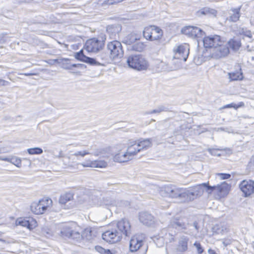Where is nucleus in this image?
Segmentation results:
<instances>
[{"instance_id": "nucleus-1", "label": "nucleus", "mask_w": 254, "mask_h": 254, "mask_svg": "<svg viewBox=\"0 0 254 254\" xmlns=\"http://www.w3.org/2000/svg\"><path fill=\"white\" fill-rule=\"evenodd\" d=\"M106 36L101 34L98 38H92L87 40L84 48L89 53H96L103 49L105 46Z\"/></svg>"}, {"instance_id": "nucleus-2", "label": "nucleus", "mask_w": 254, "mask_h": 254, "mask_svg": "<svg viewBox=\"0 0 254 254\" xmlns=\"http://www.w3.org/2000/svg\"><path fill=\"white\" fill-rule=\"evenodd\" d=\"M162 195L171 198H178L181 201H187L186 189L175 186H167L161 191Z\"/></svg>"}, {"instance_id": "nucleus-3", "label": "nucleus", "mask_w": 254, "mask_h": 254, "mask_svg": "<svg viewBox=\"0 0 254 254\" xmlns=\"http://www.w3.org/2000/svg\"><path fill=\"white\" fill-rule=\"evenodd\" d=\"M127 63L130 68L138 71L146 70L149 66L148 62L140 55L129 56Z\"/></svg>"}, {"instance_id": "nucleus-4", "label": "nucleus", "mask_w": 254, "mask_h": 254, "mask_svg": "<svg viewBox=\"0 0 254 254\" xmlns=\"http://www.w3.org/2000/svg\"><path fill=\"white\" fill-rule=\"evenodd\" d=\"M145 235L143 234L135 235L132 237L129 242V250L131 252H135L140 249H143L146 254L148 249V246L144 245V239Z\"/></svg>"}, {"instance_id": "nucleus-5", "label": "nucleus", "mask_w": 254, "mask_h": 254, "mask_svg": "<svg viewBox=\"0 0 254 254\" xmlns=\"http://www.w3.org/2000/svg\"><path fill=\"white\" fill-rule=\"evenodd\" d=\"M107 49L114 60L121 59L124 56V52L122 45L118 40H115L109 42Z\"/></svg>"}, {"instance_id": "nucleus-6", "label": "nucleus", "mask_w": 254, "mask_h": 254, "mask_svg": "<svg viewBox=\"0 0 254 254\" xmlns=\"http://www.w3.org/2000/svg\"><path fill=\"white\" fill-rule=\"evenodd\" d=\"M181 32L191 38H201L205 35V32L201 29L193 26H186L183 27Z\"/></svg>"}, {"instance_id": "nucleus-7", "label": "nucleus", "mask_w": 254, "mask_h": 254, "mask_svg": "<svg viewBox=\"0 0 254 254\" xmlns=\"http://www.w3.org/2000/svg\"><path fill=\"white\" fill-rule=\"evenodd\" d=\"M203 43L205 48H214L215 49L218 46L222 45L223 41L220 36L214 35L204 37Z\"/></svg>"}, {"instance_id": "nucleus-8", "label": "nucleus", "mask_w": 254, "mask_h": 254, "mask_svg": "<svg viewBox=\"0 0 254 254\" xmlns=\"http://www.w3.org/2000/svg\"><path fill=\"white\" fill-rule=\"evenodd\" d=\"M122 238L121 234L116 228L108 230L102 234V239L111 244L119 242Z\"/></svg>"}, {"instance_id": "nucleus-9", "label": "nucleus", "mask_w": 254, "mask_h": 254, "mask_svg": "<svg viewBox=\"0 0 254 254\" xmlns=\"http://www.w3.org/2000/svg\"><path fill=\"white\" fill-rule=\"evenodd\" d=\"M121 236L128 237L131 234V225L127 219H122L116 224V228Z\"/></svg>"}, {"instance_id": "nucleus-10", "label": "nucleus", "mask_w": 254, "mask_h": 254, "mask_svg": "<svg viewBox=\"0 0 254 254\" xmlns=\"http://www.w3.org/2000/svg\"><path fill=\"white\" fill-rule=\"evenodd\" d=\"M77 232V231H75L73 229V227L70 224H65L63 225L61 227L59 234L64 239H70L72 240L74 242H76V239L74 238V234Z\"/></svg>"}, {"instance_id": "nucleus-11", "label": "nucleus", "mask_w": 254, "mask_h": 254, "mask_svg": "<svg viewBox=\"0 0 254 254\" xmlns=\"http://www.w3.org/2000/svg\"><path fill=\"white\" fill-rule=\"evenodd\" d=\"M204 188L202 184L194 186L190 190L186 189L187 201L193 200L197 196L202 194Z\"/></svg>"}, {"instance_id": "nucleus-12", "label": "nucleus", "mask_w": 254, "mask_h": 254, "mask_svg": "<svg viewBox=\"0 0 254 254\" xmlns=\"http://www.w3.org/2000/svg\"><path fill=\"white\" fill-rule=\"evenodd\" d=\"M175 59L183 60L186 62L188 58L190 49L188 45H180L174 50Z\"/></svg>"}, {"instance_id": "nucleus-13", "label": "nucleus", "mask_w": 254, "mask_h": 254, "mask_svg": "<svg viewBox=\"0 0 254 254\" xmlns=\"http://www.w3.org/2000/svg\"><path fill=\"white\" fill-rule=\"evenodd\" d=\"M240 190L244 193V196L247 197L254 192V181L252 180H243L240 185Z\"/></svg>"}, {"instance_id": "nucleus-14", "label": "nucleus", "mask_w": 254, "mask_h": 254, "mask_svg": "<svg viewBox=\"0 0 254 254\" xmlns=\"http://www.w3.org/2000/svg\"><path fill=\"white\" fill-rule=\"evenodd\" d=\"M95 203L97 206L105 207L108 208L109 207L115 206L116 200L111 196L106 195L98 198Z\"/></svg>"}, {"instance_id": "nucleus-15", "label": "nucleus", "mask_w": 254, "mask_h": 254, "mask_svg": "<svg viewBox=\"0 0 254 254\" xmlns=\"http://www.w3.org/2000/svg\"><path fill=\"white\" fill-rule=\"evenodd\" d=\"M139 221L148 227L152 226L155 223L154 217L147 212H141L139 214Z\"/></svg>"}, {"instance_id": "nucleus-16", "label": "nucleus", "mask_w": 254, "mask_h": 254, "mask_svg": "<svg viewBox=\"0 0 254 254\" xmlns=\"http://www.w3.org/2000/svg\"><path fill=\"white\" fill-rule=\"evenodd\" d=\"M214 50V52L212 54V57L215 59H220L226 57L230 52L229 47L227 45H223V44L218 46Z\"/></svg>"}, {"instance_id": "nucleus-17", "label": "nucleus", "mask_w": 254, "mask_h": 254, "mask_svg": "<svg viewBox=\"0 0 254 254\" xmlns=\"http://www.w3.org/2000/svg\"><path fill=\"white\" fill-rule=\"evenodd\" d=\"M121 30L122 26L118 24L108 25L106 28V31L111 39H116L117 37H119Z\"/></svg>"}, {"instance_id": "nucleus-18", "label": "nucleus", "mask_w": 254, "mask_h": 254, "mask_svg": "<svg viewBox=\"0 0 254 254\" xmlns=\"http://www.w3.org/2000/svg\"><path fill=\"white\" fill-rule=\"evenodd\" d=\"M74 238L76 239V242H79L82 239H85L87 241H90L92 239V231L91 228H86L80 233L77 231L74 233Z\"/></svg>"}, {"instance_id": "nucleus-19", "label": "nucleus", "mask_w": 254, "mask_h": 254, "mask_svg": "<svg viewBox=\"0 0 254 254\" xmlns=\"http://www.w3.org/2000/svg\"><path fill=\"white\" fill-rule=\"evenodd\" d=\"M18 223L19 225L26 227L29 230L34 229L37 226L36 220L30 217L20 218L18 220Z\"/></svg>"}, {"instance_id": "nucleus-20", "label": "nucleus", "mask_w": 254, "mask_h": 254, "mask_svg": "<svg viewBox=\"0 0 254 254\" xmlns=\"http://www.w3.org/2000/svg\"><path fill=\"white\" fill-rule=\"evenodd\" d=\"M97 60L99 61V65L105 66L107 64L111 63L114 58L111 56L109 52H103L97 56Z\"/></svg>"}, {"instance_id": "nucleus-21", "label": "nucleus", "mask_w": 254, "mask_h": 254, "mask_svg": "<svg viewBox=\"0 0 254 254\" xmlns=\"http://www.w3.org/2000/svg\"><path fill=\"white\" fill-rule=\"evenodd\" d=\"M189 238L185 236L180 238L176 250L179 252H186L188 249Z\"/></svg>"}, {"instance_id": "nucleus-22", "label": "nucleus", "mask_w": 254, "mask_h": 254, "mask_svg": "<svg viewBox=\"0 0 254 254\" xmlns=\"http://www.w3.org/2000/svg\"><path fill=\"white\" fill-rule=\"evenodd\" d=\"M151 145V138L141 139L137 141V146H138L140 151L147 149L148 147H150Z\"/></svg>"}, {"instance_id": "nucleus-23", "label": "nucleus", "mask_w": 254, "mask_h": 254, "mask_svg": "<svg viewBox=\"0 0 254 254\" xmlns=\"http://www.w3.org/2000/svg\"><path fill=\"white\" fill-rule=\"evenodd\" d=\"M241 6L238 8H231L230 10V16L229 20L233 22H236L239 20Z\"/></svg>"}, {"instance_id": "nucleus-24", "label": "nucleus", "mask_w": 254, "mask_h": 254, "mask_svg": "<svg viewBox=\"0 0 254 254\" xmlns=\"http://www.w3.org/2000/svg\"><path fill=\"white\" fill-rule=\"evenodd\" d=\"M127 152L132 158V156L136 155L138 152H140V150L137 146V141L130 142L127 147Z\"/></svg>"}, {"instance_id": "nucleus-25", "label": "nucleus", "mask_w": 254, "mask_h": 254, "mask_svg": "<svg viewBox=\"0 0 254 254\" xmlns=\"http://www.w3.org/2000/svg\"><path fill=\"white\" fill-rule=\"evenodd\" d=\"M170 225L172 227L179 230L185 229L187 227V223L184 221L183 219H174L172 220L170 222Z\"/></svg>"}, {"instance_id": "nucleus-26", "label": "nucleus", "mask_w": 254, "mask_h": 254, "mask_svg": "<svg viewBox=\"0 0 254 254\" xmlns=\"http://www.w3.org/2000/svg\"><path fill=\"white\" fill-rule=\"evenodd\" d=\"M44 206H41V204L38 201L33 202L31 203L30 209L32 212L37 215L42 214L44 213L43 208Z\"/></svg>"}, {"instance_id": "nucleus-27", "label": "nucleus", "mask_w": 254, "mask_h": 254, "mask_svg": "<svg viewBox=\"0 0 254 254\" xmlns=\"http://www.w3.org/2000/svg\"><path fill=\"white\" fill-rule=\"evenodd\" d=\"M217 13V12L215 9L208 7H203L197 11L198 15L200 14L201 15L213 17H215Z\"/></svg>"}, {"instance_id": "nucleus-28", "label": "nucleus", "mask_w": 254, "mask_h": 254, "mask_svg": "<svg viewBox=\"0 0 254 254\" xmlns=\"http://www.w3.org/2000/svg\"><path fill=\"white\" fill-rule=\"evenodd\" d=\"M229 48H230L234 51H237L242 46V43L240 39L235 38L231 39L228 42Z\"/></svg>"}, {"instance_id": "nucleus-29", "label": "nucleus", "mask_w": 254, "mask_h": 254, "mask_svg": "<svg viewBox=\"0 0 254 254\" xmlns=\"http://www.w3.org/2000/svg\"><path fill=\"white\" fill-rule=\"evenodd\" d=\"M114 159V160L116 162L122 163L128 161V160L131 159V158L130 157L127 152H126L124 154L119 153L116 154Z\"/></svg>"}, {"instance_id": "nucleus-30", "label": "nucleus", "mask_w": 254, "mask_h": 254, "mask_svg": "<svg viewBox=\"0 0 254 254\" xmlns=\"http://www.w3.org/2000/svg\"><path fill=\"white\" fill-rule=\"evenodd\" d=\"M82 165L83 167H95V168H104L107 165L106 162L104 161H95V162H89V163H83Z\"/></svg>"}, {"instance_id": "nucleus-31", "label": "nucleus", "mask_w": 254, "mask_h": 254, "mask_svg": "<svg viewBox=\"0 0 254 254\" xmlns=\"http://www.w3.org/2000/svg\"><path fill=\"white\" fill-rule=\"evenodd\" d=\"M240 71L229 72L228 73L230 81L242 80L243 79L244 76L241 68L240 69Z\"/></svg>"}, {"instance_id": "nucleus-32", "label": "nucleus", "mask_w": 254, "mask_h": 254, "mask_svg": "<svg viewBox=\"0 0 254 254\" xmlns=\"http://www.w3.org/2000/svg\"><path fill=\"white\" fill-rule=\"evenodd\" d=\"M170 111V110L168 106H166L164 105H161L158 106L156 109L152 111L145 112L144 115L159 114L162 112H169Z\"/></svg>"}, {"instance_id": "nucleus-33", "label": "nucleus", "mask_w": 254, "mask_h": 254, "mask_svg": "<svg viewBox=\"0 0 254 254\" xmlns=\"http://www.w3.org/2000/svg\"><path fill=\"white\" fill-rule=\"evenodd\" d=\"M152 35L153 41L159 40L163 36V31L159 27L152 25Z\"/></svg>"}, {"instance_id": "nucleus-34", "label": "nucleus", "mask_w": 254, "mask_h": 254, "mask_svg": "<svg viewBox=\"0 0 254 254\" xmlns=\"http://www.w3.org/2000/svg\"><path fill=\"white\" fill-rule=\"evenodd\" d=\"M62 62L61 63V67L66 70H73L74 64L70 63L69 59H62Z\"/></svg>"}, {"instance_id": "nucleus-35", "label": "nucleus", "mask_w": 254, "mask_h": 254, "mask_svg": "<svg viewBox=\"0 0 254 254\" xmlns=\"http://www.w3.org/2000/svg\"><path fill=\"white\" fill-rule=\"evenodd\" d=\"M73 195L72 193L67 192L62 195L59 198V202L61 204H64L73 199Z\"/></svg>"}, {"instance_id": "nucleus-36", "label": "nucleus", "mask_w": 254, "mask_h": 254, "mask_svg": "<svg viewBox=\"0 0 254 254\" xmlns=\"http://www.w3.org/2000/svg\"><path fill=\"white\" fill-rule=\"evenodd\" d=\"M217 191L221 193H226L229 190L230 186L225 182L221 183L220 185H216Z\"/></svg>"}, {"instance_id": "nucleus-37", "label": "nucleus", "mask_w": 254, "mask_h": 254, "mask_svg": "<svg viewBox=\"0 0 254 254\" xmlns=\"http://www.w3.org/2000/svg\"><path fill=\"white\" fill-rule=\"evenodd\" d=\"M143 35L146 39L153 41L152 25L146 27L143 31Z\"/></svg>"}, {"instance_id": "nucleus-38", "label": "nucleus", "mask_w": 254, "mask_h": 254, "mask_svg": "<svg viewBox=\"0 0 254 254\" xmlns=\"http://www.w3.org/2000/svg\"><path fill=\"white\" fill-rule=\"evenodd\" d=\"M39 201L41 204V206H44L43 208L44 212L52 203V200L49 198H43L39 200Z\"/></svg>"}, {"instance_id": "nucleus-39", "label": "nucleus", "mask_w": 254, "mask_h": 254, "mask_svg": "<svg viewBox=\"0 0 254 254\" xmlns=\"http://www.w3.org/2000/svg\"><path fill=\"white\" fill-rule=\"evenodd\" d=\"M145 48V45L143 43L138 42L132 45L131 49L135 51L142 52Z\"/></svg>"}, {"instance_id": "nucleus-40", "label": "nucleus", "mask_w": 254, "mask_h": 254, "mask_svg": "<svg viewBox=\"0 0 254 254\" xmlns=\"http://www.w3.org/2000/svg\"><path fill=\"white\" fill-rule=\"evenodd\" d=\"M84 63H85L90 65H99V61L97 60V58H93L89 57H86Z\"/></svg>"}, {"instance_id": "nucleus-41", "label": "nucleus", "mask_w": 254, "mask_h": 254, "mask_svg": "<svg viewBox=\"0 0 254 254\" xmlns=\"http://www.w3.org/2000/svg\"><path fill=\"white\" fill-rule=\"evenodd\" d=\"M86 57L87 56L84 55L82 49L80 50L79 52L75 53L74 54L75 58L77 60L82 62H84Z\"/></svg>"}, {"instance_id": "nucleus-42", "label": "nucleus", "mask_w": 254, "mask_h": 254, "mask_svg": "<svg viewBox=\"0 0 254 254\" xmlns=\"http://www.w3.org/2000/svg\"><path fill=\"white\" fill-rule=\"evenodd\" d=\"M202 185L203 186L205 191L209 194L211 193L213 191H217L216 186H209L208 183H202Z\"/></svg>"}, {"instance_id": "nucleus-43", "label": "nucleus", "mask_w": 254, "mask_h": 254, "mask_svg": "<svg viewBox=\"0 0 254 254\" xmlns=\"http://www.w3.org/2000/svg\"><path fill=\"white\" fill-rule=\"evenodd\" d=\"M43 149L40 147L30 148L27 149V152L30 155H40L43 153Z\"/></svg>"}, {"instance_id": "nucleus-44", "label": "nucleus", "mask_w": 254, "mask_h": 254, "mask_svg": "<svg viewBox=\"0 0 254 254\" xmlns=\"http://www.w3.org/2000/svg\"><path fill=\"white\" fill-rule=\"evenodd\" d=\"M95 250L101 254H113L112 252L109 249H105L100 246L95 247Z\"/></svg>"}, {"instance_id": "nucleus-45", "label": "nucleus", "mask_w": 254, "mask_h": 254, "mask_svg": "<svg viewBox=\"0 0 254 254\" xmlns=\"http://www.w3.org/2000/svg\"><path fill=\"white\" fill-rule=\"evenodd\" d=\"M12 37L9 36L8 34L3 33L0 34V44H4L10 41Z\"/></svg>"}, {"instance_id": "nucleus-46", "label": "nucleus", "mask_w": 254, "mask_h": 254, "mask_svg": "<svg viewBox=\"0 0 254 254\" xmlns=\"http://www.w3.org/2000/svg\"><path fill=\"white\" fill-rule=\"evenodd\" d=\"M42 234L47 238H50L54 235V232L51 229L48 227H44L42 230Z\"/></svg>"}, {"instance_id": "nucleus-47", "label": "nucleus", "mask_w": 254, "mask_h": 254, "mask_svg": "<svg viewBox=\"0 0 254 254\" xmlns=\"http://www.w3.org/2000/svg\"><path fill=\"white\" fill-rule=\"evenodd\" d=\"M10 163L20 168L21 166V160L20 159L16 157H11Z\"/></svg>"}, {"instance_id": "nucleus-48", "label": "nucleus", "mask_w": 254, "mask_h": 254, "mask_svg": "<svg viewBox=\"0 0 254 254\" xmlns=\"http://www.w3.org/2000/svg\"><path fill=\"white\" fill-rule=\"evenodd\" d=\"M129 205V202L127 200H116L115 206L118 207H126Z\"/></svg>"}, {"instance_id": "nucleus-49", "label": "nucleus", "mask_w": 254, "mask_h": 254, "mask_svg": "<svg viewBox=\"0 0 254 254\" xmlns=\"http://www.w3.org/2000/svg\"><path fill=\"white\" fill-rule=\"evenodd\" d=\"M193 246L196 248L198 254H201L203 253L204 249L199 242L195 241L193 244Z\"/></svg>"}, {"instance_id": "nucleus-50", "label": "nucleus", "mask_w": 254, "mask_h": 254, "mask_svg": "<svg viewBox=\"0 0 254 254\" xmlns=\"http://www.w3.org/2000/svg\"><path fill=\"white\" fill-rule=\"evenodd\" d=\"M213 234H218L223 231V229L220 227L219 225H214L212 228Z\"/></svg>"}, {"instance_id": "nucleus-51", "label": "nucleus", "mask_w": 254, "mask_h": 254, "mask_svg": "<svg viewBox=\"0 0 254 254\" xmlns=\"http://www.w3.org/2000/svg\"><path fill=\"white\" fill-rule=\"evenodd\" d=\"M208 152L213 156H219L220 154L218 153V150L216 149L209 148L208 149Z\"/></svg>"}, {"instance_id": "nucleus-52", "label": "nucleus", "mask_w": 254, "mask_h": 254, "mask_svg": "<svg viewBox=\"0 0 254 254\" xmlns=\"http://www.w3.org/2000/svg\"><path fill=\"white\" fill-rule=\"evenodd\" d=\"M120 1V0H106L103 4V5H112Z\"/></svg>"}, {"instance_id": "nucleus-53", "label": "nucleus", "mask_w": 254, "mask_h": 254, "mask_svg": "<svg viewBox=\"0 0 254 254\" xmlns=\"http://www.w3.org/2000/svg\"><path fill=\"white\" fill-rule=\"evenodd\" d=\"M222 180L229 179L231 178V175L228 173H218L217 174Z\"/></svg>"}, {"instance_id": "nucleus-54", "label": "nucleus", "mask_w": 254, "mask_h": 254, "mask_svg": "<svg viewBox=\"0 0 254 254\" xmlns=\"http://www.w3.org/2000/svg\"><path fill=\"white\" fill-rule=\"evenodd\" d=\"M241 34L244 35V36L248 37L250 38H251L252 37V35L251 32L249 30H244V29H242V32Z\"/></svg>"}, {"instance_id": "nucleus-55", "label": "nucleus", "mask_w": 254, "mask_h": 254, "mask_svg": "<svg viewBox=\"0 0 254 254\" xmlns=\"http://www.w3.org/2000/svg\"><path fill=\"white\" fill-rule=\"evenodd\" d=\"M89 154V153L88 151L84 150V151H82L76 152L74 154V155L76 156L80 155V156L83 157L85 155H86L87 154Z\"/></svg>"}, {"instance_id": "nucleus-56", "label": "nucleus", "mask_w": 254, "mask_h": 254, "mask_svg": "<svg viewBox=\"0 0 254 254\" xmlns=\"http://www.w3.org/2000/svg\"><path fill=\"white\" fill-rule=\"evenodd\" d=\"M194 62L196 64L200 65L203 62V58L201 57L200 58L199 57H198V58L195 57L194 58Z\"/></svg>"}, {"instance_id": "nucleus-57", "label": "nucleus", "mask_w": 254, "mask_h": 254, "mask_svg": "<svg viewBox=\"0 0 254 254\" xmlns=\"http://www.w3.org/2000/svg\"><path fill=\"white\" fill-rule=\"evenodd\" d=\"M236 104L233 103H232L231 104H229L227 105H226L224 106L223 107H222V109H226V108H233L235 109H237Z\"/></svg>"}, {"instance_id": "nucleus-58", "label": "nucleus", "mask_w": 254, "mask_h": 254, "mask_svg": "<svg viewBox=\"0 0 254 254\" xmlns=\"http://www.w3.org/2000/svg\"><path fill=\"white\" fill-rule=\"evenodd\" d=\"M86 67V65L81 64H74V68L84 69Z\"/></svg>"}, {"instance_id": "nucleus-59", "label": "nucleus", "mask_w": 254, "mask_h": 254, "mask_svg": "<svg viewBox=\"0 0 254 254\" xmlns=\"http://www.w3.org/2000/svg\"><path fill=\"white\" fill-rule=\"evenodd\" d=\"M0 242L5 244H9L13 243V241L12 240H5L3 239H0Z\"/></svg>"}, {"instance_id": "nucleus-60", "label": "nucleus", "mask_w": 254, "mask_h": 254, "mask_svg": "<svg viewBox=\"0 0 254 254\" xmlns=\"http://www.w3.org/2000/svg\"><path fill=\"white\" fill-rule=\"evenodd\" d=\"M9 83V82L8 81L0 78V86L7 85Z\"/></svg>"}, {"instance_id": "nucleus-61", "label": "nucleus", "mask_w": 254, "mask_h": 254, "mask_svg": "<svg viewBox=\"0 0 254 254\" xmlns=\"http://www.w3.org/2000/svg\"><path fill=\"white\" fill-rule=\"evenodd\" d=\"M130 37H131L130 39H129L127 41V44H130L133 41H134L135 40H136V38L135 37H134V36H131Z\"/></svg>"}, {"instance_id": "nucleus-62", "label": "nucleus", "mask_w": 254, "mask_h": 254, "mask_svg": "<svg viewBox=\"0 0 254 254\" xmlns=\"http://www.w3.org/2000/svg\"><path fill=\"white\" fill-rule=\"evenodd\" d=\"M20 75H24L27 76H30L31 75H36V73L33 72H25V73H21L19 74Z\"/></svg>"}, {"instance_id": "nucleus-63", "label": "nucleus", "mask_w": 254, "mask_h": 254, "mask_svg": "<svg viewBox=\"0 0 254 254\" xmlns=\"http://www.w3.org/2000/svg\"><path fill=\"white\" fill-rule=\"evenodd\" d=\"M51 61L52 62L51 64L57 63L61 64V63L62 62V59L52 60Z\"/></svg>"}, {"instance_id": "nucleus-64", "label": "nucleus", "mask_w": 254, "mask_h": 254, "mask_svg": "<svg viewBox=\"0 0 254 254\" xmlns=\"http://www.w3.org/2000/svg\"><path fill=\"white\" fill-rule=\"evenodd\" d=\"M193 226L194 227L195 229L197 231H198L199 230V227L198 226V223L196 222V221H194L193 223Z\"/></svg>"}]
</instances>
